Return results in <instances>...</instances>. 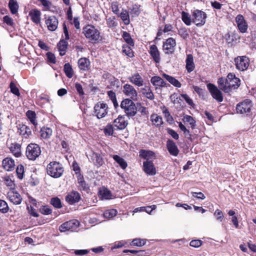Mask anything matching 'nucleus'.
Returning a JSON list of instances; mask_svg holds the SVG:
<instances>
[{"label": "nucleus", "instance_id": "f257e3e1", "mask_svg": "<svg viewBox=\"0 0 256 256\" xmlns=\"http://www.w3.org/2000/svg\"><path fill=\"white\" fill-rule=\"evenodd\" d=\"M218 84L220 89L225 92H230L240 86V80L236 77L234 74L230 73L226 78H220L218 80Z\"/></svg>", "mask_w": 256, "mask_h": 256}, {"label": "nucleus", "instance_id": "f03ea898", "mask_svg": "<svg viewBox=\"0 0 256 256\" xmlns=\"http://www.w3.org/2000/svg\"><path fill=\"white\" fill-rule=\"evenodd\" d=\"M46 169L48 174L54 178H60L64 172L62 164L56 162H50L48 165Z\"/></svg>", "mask_w": 256, "mask_h": 256}, {"label": "nucleus", "instance_id": "7ed1b4c3", "mask_svg": "<svg viewBox=\"0 0 256 256\" xmlns=\"http://www.w3.org/2000/svg\"><path fill=\"white\" fill-rule=\"evenodd\" d=\"M132 100L130 98H126L120 104L121 108L128 116H134L136 114V108Z\"/></svg>", "mask_w": 256, "mask_h": 256}, {"label": "nucleus", "instance_id": "20e7f679", "mask_svg": "<svg viewBox=\"0 0 256 256\" xmlns=\"http://www.w3.org/2000/svg\"><path fill=\"white\" fill-rule=\"evenodd\" d=\"M85 36L90 40H98L100 38V32L94 26L88 25L83 28Z\"/></svg>", "mask_w": 256, "mask_h": 256}, {"label": "nucleus", "instance_id": "39448f33", "mask_svg": "<svg viewBox=\"0 0 256 256\" xmlns=\"http://www.w3.org/2000/svg\"><path fill=\"white\" fill-rule=\"evenodd\" d=\"M41 150L38 145L35 144H29L26 150V155L30 160H35L40 154Z\"/></svg>", "mask_w": 256, "mask_h": 256}, {"label": "nucleus", "instance_id": "423d86ee", "mask_svg": "<svg viewBox=\"0 0 256 256\" xmlns=\"http://www.w3.org/2000/svg\"><path fill=\"white\" fill-rule=\"evenodd\" d=\"M192 22L197 26H203L206 22V14L203 11L196 10L192 14Z\"/></svg>", "mask_w": 256, "mask_h": 256}, {"label": "nucleus", "instance_id": "0eeeda50", "mask_svg": "<svg viewBox=\"0 0 256 256\" xmlns=\"http://www.w3.org/2000/svg\"><path fill=\"white\" fill-rule=\"evenodd\" d=\"M234 64L236 68L240 71L246 70L250 64L248 58L246 56H239L234 58Z\"/></svg>", "mask_w": 256, "mask_h": 256}, {"label": "nucleus", "instance_id": "6e6552de", "mask_svg": "<svg viewBox=\"0 0 256 256\" xmlns=\"http://www.w3.org/2000/svg\"><path fill=\"white\" fill-rule=\"evenodd\" d=\"M122 92L124 94L130 99L136 100L138 99V92L132 85L126 84L123 86Z\"/></svg>", "mask_w": 256, "mask_h": 256}, {"label": "nucleus", "instance_id": "1a4fd4ad", "mask_svg": "<svg viewBox=\"0 0 256 256\" xmlns=\"http://www.w3.org/2000/svg\"><path fill=\"white\" fill-rule=\"evenodd\" d=\"M108 105L103 102H98L94 107V112L98 118L104 117L108 114Z\"/></svg>", "mask_w": 256, "mask_h": 256}, {"label": "nucleus", "instance_id": "9d476101", "mask_svg": "<svg viewBox=\"0 0 256 256\" xmlns=\"http://www.w3.org/2000/svg\"><path fill=\"white\" fill-rule=\"evenodd\" d=\"M252 106V102L248 100H246L237 104L236 110L238 114H248L250 112Z\"/></svg>", "mask_w": 256, "mask_h": 256}, {"label": "nucleus", "instance_id": "9b49d317", "mask_svg": "<svg viewBox=\"0 0 256 256\" xmlns=\"http://www.w3.org/2000/svg\"><path fill=\"white\" fill-rule=\"evenodd\" d=\"M79 226V222L76 220H72L66 222L62 224L59 227V230L61 232H65L68 230L77 228Z\"/></svg>", "mask_w": 256, "mask_h": 256}, {"label": "nucleus", "instance_id": "f8f14e48", "mask_svg": "<svg viewBox=\"0 0 256 256\" xmlns=\"http://www.w3.org/2000/svg\"><path fill=\"white\" fill-rule=\"evenodd\" d=\"M207 88L214 98L219 102H222L223 100L222 93L216 86L210 83L207 84Z\"/></svg>", "mask_w": 256, "mask_h": 256}, {"label": "nucleus", "instance_id": "ddd939ff", "mask_svg": "<svg viewBox=\"0 0 256 256\" xmlns=\"http://www.w3.org/2000/svg\"><path fill=\"white\" fill-rule=\"evenodd\" d=\"M86 156L90 161L93 162L94 164L96 166L100 167L102 166L103 159L100 154L90 150L89 153L86 154Z\"/></svg>", "mask_w": 256, "mask_h": 256}, {"label": "nucleus", "instance_id": "4468645a", "mask_svg": "<svg viewBox=\"0 0 256 256\" xmlns=\"http://www.w3.org/2000/svg\"><path fill=\"white\" fill-rule=\"evenodd\" d=\"M236 22L238 30L242 33H245L247 32L248 25L244 16L238 14L236 18Z\"/></svg>", "mask_w": 256, "mask_h": 256}, {"label": "nucleus", "instance_id": "2eb2a0df", "mask_svg": "<svg viewBox=\"0 0 256 256\" xmlns=\"http://www.w3.org/2000/svg\"><path fill=\"white\" fill-rule=\"evenodd\" d=\"M176 43L175 40L170 38L166 40L163 44V50L166 54H172L174 49Z\"/></svg>", "mask_w": 256, "mask_h": 256}, {"label": "nucleus", "instance_id": "dca6fc26", "mask_svg": "<svg viewBox=\"0 0 256 256\" xmlns=\"http://www.w3.org/2000/svg\"><path fill=\"white\" fill-rule=\"evenodd\" d=\"M144 172L148 175L154 176L156 173V168L152 160H146L143 162Z\"/></svg>", "mask_w": 256, "mask_h": 256}, {"label": "nucleus", "instance_id": "f3484780", "mask_svg": "<svg viewBox=\"0 0 256 256\" xmlns=\"http://www.w3.org/2000/svg\"><path fill=\"white\" fill-rule=\"evenodd\" d=\"M58 23V19L54 16H49L46 20L47 27L50 31H54L57 28Z\"/></svg>", "mask_w": 256, "mask_h": 256}, {"label": "nucleus", "instance_id": "a211bd4d", "mask_svg": "<svg viewBox=\"0 0 256 256\" xmlns=\"http://www.w3.org/2000/svg\"><path fill=\"white\" fill-rule=\"evenodd\" d=\"M8 197L9 200L14 204H20L22 200L20 195L14 190H11L8 193Z\"/></svg>", "mask_w": 256, "mask_h": 256}, {"label": "nucleus", "instance_id": "6ab92c4d", "mask_svg": "<svg viewBox=\"0 0 256 256\" xmlns=\"http://www.w3.org/2000/svg\"><path fill=\"white\" fill-rule=\"evenodd\" d=\"M41 14L40 11L38 9H32L30 11L28 14V16H30L32 22L36 24L40 22Z\"/></svg>", "mask_w": 256, "mask_h": 256}, {"label": "nucleus", "instance_id": "aec40b11", "mask_svg": "<svg viewBox=\"0 0 256 256\" xmlns=\"http://www.w3.org/2000/svg\"><path fill=\"white\" fill-rule=\"evenodd\" d=\"M128 122L124 116H118L114 122V126L118 130H124L127 126Z\"/></svg>", "mask_w": 256, "mask_h": 256}, {"label": "nucleus", "instance_id": "412c9836", "mask_svg": "<svg viewBox=\"0 0 256 256\" xmlns=\"http://www.w3.org/2000/svg\"><path fill=\"white\" fill-rule=\"evenodd\" d=\"M130 82L135 86L140 87L144 85V80L138 73H136L128 78Z\"/></svg>", "mask_w": 256, "mask_h": 256}, {"label": "nucleus", "instance_id": "4be33fe9", "mask_svg": "<svg viewBox=\"0 0 256 256\" xmlns=\"http://www.w3.org/2000/svg\"><path fill=\"white\" fill-rule=\"evenodd\" d=\"M166 146L170 154L176 156L178 155L179 150L173 140H168L166 142Z\"/></svg>", "mask_w": 256, "mask_h": 256}, {"label": "nucleus", "instance_id": "5701e85b", "mask_svg": "<svg viewBox=\"0 0 256 256\" xmlns=\"http://www.w3.org/2000/svg\"><path fill=\"white\" fill-rule=\"evenodd\" d=\"M2 166L6 171H12L15 167V162L14 160L10 158H6L2 160Z\"/></svg>", "mask_w": 256, "mask_h": 256}, {"label": "nucleus", "instance_id": "b1692460", "mask_svg": "<svg viewBox=\"0 0 256 256\" xmlns=\"http://www.w3.org/2000/svg\"><path fill=\"white\" fill-rule=\"evenodd\" d=\"M80 199V196L76 192H72L66 197V200L70 204L77 202Z\"/></svg>", "mask_w": 256, "mask_h": 256}, {"label": "nucleus", "instance_id": "393cba45", "mask_svg": "<svg viewBox=\"0 0 256 256\" xmlns=\"http://www.w3.org/2000/svg\"><path fill=\"white\" fill-rule=\"evenodd\" d=\"M18 132L26 138L32 134L30 129L24 124L18 125Z\"/></svg>", "mask_w": 256, "mask_h": 256}, {"label": "nucleus", "instance_id": "a878e982", "mask_svg": "<svg viewBox=\"0 0 256 256\" xmlns=\"http://www.w3.org/2000/svg\"><path fill=\"white\" fill-rule=\"evenodd\" d=\"M150 53L156 63L160 62V52L156 45L152 44L150 46Z\"/></svg>", "mask_w": 256, "mask_h": 256}, {"label": "nucleus", "instance_id": "bb28decb", "mask_svg": "<svg viewBox=\"0 0 256 256\" xmlns=\"http://www.w3.org/2000/svg\"><path fill=\"white\" fill-rule=\"evenodd\" d=\"M140 156L146 160H150L156 158L155 154L153 152L145 150H140Z\"/></svg>", "mask_w": 256, "mask_h": 256}, {"label": "nucleus", "instance_id": "cd10ccee", "mask_svg": "<svg viewBox=\"0 0 256 256\" xmlns=\"http://www.w3.org/2000/svg\"><path fill=\"white\" fill-rule=\"evenodd\" d=\"M78 65L80 70L86 71L90 68V62L88 59L82 58L79 59Z\"/></svg>", "mask_w": 256, "mask_h": 256}, {"label": "nucleus", "instance_id": "c85d7f7f", "mask_svg": "<svg viewBox=\"0 0 256 256\" xmlns=\"http://www.w3.org/2000/svg\"><path fill=\"white\" fill-rule=\"evenodd\" d=\"M150 82L154 86L158 87H164L166 86V82L158 76H152L150 79Z\"/></svg>", "mask_w": 256, "mask_h": 256}, {"label": "nucleus", "instance_id": "c756f323", "mask_svg": "<svg viewBox=\"0 0 256 256\" xmlns=\"http://www.w3.org/2000/svg\"><path fill=\"white\" fill-rule=\"evenodd\" d=\"M186 62V69L188 72L190 73L193 71L195 66L194 63L193 56L192 54H190L187 56Z\"/></svg>", "mask_w": 256, "mask_h": 256}, {"label": "nucleus", "instance_id": "7c9ffc66", "mask_svg": "<svg viewBox=\"0 0 256 256\" xmlns=\"http://www.w3.org/2000/svg\"><path fill=\"white\" fill-rule=\"evenodd\" d=\"M162 76L163 78L174 86L178 88L181 87L182 84L180 82L174 77L166 74H163Z\"/></svg>", "mask_w": 256, "mask_h": 256}, {"label": "nucleus", "instance_id": "2f4dec72", "mask_svg": "<svg viewBox=\"0 0 256 256\" xmlns=\"http://www.w3.org/2000/svg\"><path fill=\"white\" fill-rule=\"evenodd\" d=\"M118 15L119 17L120 18L126 25H128L130 24V15L128 12L126 10L122 8L120 13H118Z\"/></svg>", "mask_w": 256, "mask_h": 256}, {"label": "nucleus", "instance_id": "473e14b6", "mask_svg": "<svg viewBox=\"0 0 256 256\" xmlns=\"http://www.w3.org/2000/svg\"><path fill=\"white\" fill-rule=\"evenodd\" d=\"M100 196L104 200H110L112 198V194L111 192L107 188H104L99 191Z\"/></svg>", "mask_w": 256, "mask_h": 256}, {"label": "nucleus", "instance_id": "72a5a7b5", "mask_svg": "<svg viewBox=\"0 0 256 256\" xmlns=\"http://www.w3.org/2000/svg\"><path fill=\"white\" fill-rule=\"evenodd\" d=\"M68 42L66 40H62L60 41L58 44V48L60 56H62L65 54Z\"/></svg>", "mask_w": 256, "mask_h": 256}, {"label": "nucleus", "instance_id": "f704fd0d", "mask_svg": "<svg viewBox=\"0 0 256 256\" xmlns=\"http://www.w3.org/2000/svg\"><path fill=\"white\" fill-rule=\"evenodd\" d=\"M141 92L147 98L150 100L154 98V94L149 86H145L141 89Z\"/></svg>", "mask_w": 256, "mask_h": 256}, {"label": "nucleus", "instance_id": "c9c22d12", "mask_svg": "<svg viewBox=\"0 0 256 256\" xmlns=\"http://www.w3.org/2000/svg\"><path fill=\"white\" fill-rule=\"evenodd\" d=\"M8 7L12 14H17L18 5L16 0H10Z\"/></svg>", "mask_w": 256, "mask_h": 256}, {"label": "nucleus", "instance_id": "e433bc0d", "mask_svg": "<svg viewBox=\"0 0 256 256\" xmlns=\"http://www.w3.org/2000/svg\"><path fill=\"white\" fill-rule=\"evenodd\" d=\"M112 158L122 169H125L127 167V163L122 158L118 155H114Z\"/></svg>", "mask_w": 256, "mask_h": 256}, {"label": "nucleus", "instance_id": "4c0bfd02", "mask_svg": "<svg viewBox=\"0 0 256 256\" xmlns=\"http://www.w3.org/2000/svg\"><path fill=\"white\" fill-rule=\"evenodd\" d=\"M150 120L152 123L156 126H160L162 124V118L157 114H152Z\"/></svg>", "mask_w": 256, "mask_h": 256}, {"label": "nucleus", "instance_id": "58836bf2", "mask_svg": "<svg viewBox=\"0 0 256 256\" xmlns=\"http://www.w3.org/2000/svg\"><path fill=\"white\" fill-rule=\"evenodd\" d=\"M52 130L49 128H42L41 129V136L45 139L49 138L52 135Z\"/></svg>", "mask_w": 256, "mask_h": 256}, {"label": "nucleus", "instance_id": "ea45409f", "mask_svg": "<svg viewBox=\"0 0 256 256\" xmlns=\"http://www.w3.org/2000/svg\"><path fill=\"white\" fill-rule=\"evenodd\" d=\"M64 70L66 76L68 78H71L72 77L74 72L72 66L69 63L66 64L64 65Z\"/></svg>", "mask_w": 256, "mask_h": 256}, {"label": "nucleus", "instance_id": "a19ab883", "mask_svg": "<svg viewBox=\"0 0 256 256\" xmlns=\"http://www.w3.org/2000/svg\"><path fill=\"white\" fill-rule=\"evenodd\" d=\"M118 212L115 209H110L106 210L104 213V216L106 218H110L115 216Z\"/></svg>", "mask_w": 256, "mask_h": 256}, {"label": "nucleus", "instance_id": "79ce46f5", "mask_svg": "<svg viewBox=\"0 0 256 256\" xmlns=\"http://www.w3.org/2000/svg\"><path fill=\"white\" fill-rule=\"evenodd\" d=\"M122 36L126 42L129 44L130 46H133L134 45V42L130 34L128 32H124Z\"/></svg>", "mask_w": 256, "mask_h": 256}, {"label": "nucleus", "instance_id": "37998d69", "mask_svg": "<svg viewBox=\"0 0 256 256\" xmlns=\"http://www.w3.org/2000/svg\"><path fill=\"white\" fill-rule=\"evenodd\" d=\"M182 18L186 24L187 26L190 25L192 20L190 17L188 13L182 12Z\"/></svg>", "mask_w": 256, "mask_h": 256}, {"label": "nucleus", "instance_id": "c03bdc74", "mask_svg": "<svg viewBox=\"0 0 256 256\" xmlns=\"http://www.w3.org/2000/svg\"><path fill=\"white\" fill-rule=\"evenodd\" d=\"M10 150L16 157L18 158L20 156V148L18 145L12 144L10 147Z\"/></svg>", "mask_w": 256, "mask_h": 256}, {"label": "nucleus", "instance_id": "a18cd8bd", "mask_svg": "<svg viewBox=\"0 0 256 256\" xmlns=\"http://www.w3.org/2000/svg\"><path fill=\"white\" fill-rule=\"evenodd\" d=\"M26 116L30 120V122L34 125L36 126L37 123L36 120V114L32 110H28L26 112Z\"/></svg>", "mask_w": 256, "mask_h": 256}, {"label": "nucleus", "instance_id": "49530a36", "mask_svg": "<svg viewBox=\"0 0 256 256\" xmlns=\"http://www.w3.org/2000/svg\"><path fill=\"white\" fill-rule=\"evenodd\" d=\"M122 52L126 55L128 56L130 58H132L134 56V52L130 48V46L128 45H124L122 46Z\"/></svg>", "mask_w": 256, "mask_h": 256}, {"label": "nucleus", "instance_id": "de8ad7c7", "mask_svg": "<svg viewBox=\"0 0 256 256\" xmlns=\"http://www.w3.org/2000/svg\"><path fill=\"white\" fill-rule=\"evenodd\" d=\"M146 240L144 239L135 238L132 242V245L136 246H142L146 244Z\"/></svg>", "mask_w": 256, "mask_h": 256}, {"label": "nucleus", "instance_id": "09e8293b", "mask_svg": "<svg viewBox=\"0 0 256 256\" xmlns=\"http://www.w3.org/2000/svg\"><path fill=\"white\" fill-rule=\"evenodd\" d=\"M9 210L8 204L4 200H0V212L6 213Z\"/></svg>", "mask_w": 256, "mask_h": 256}, {"label": "nucleus", "instance_id": "8fccbe9b", "mask_svg": "<svg viewBox=\"0 0 256 256\" xmlns=\"http://www.w3.org/2000/svg\"><path fill=\"white\" fill-rule=\"evenodd\" d=\"M50 204L55 208H60L62 207L61 201L58 198H54L51 199Z\"/></svg>", "mask_w": 256, "mask_h": 256}, {"label": "nucleus", "instance_id": "3c124183", "mask_svg": "<svg viewBox=\"0 0 256 256\" xmlns=\"http://www.w3.org/2000/svg\"><path fill=\"white\" fill-rule=\"evenodd\" d=\"M4 184L12 188L14 186V181L12 180L9 176H4L2 178Z\"/></svg>", "mask_w": 256, "mask_h": 256}, {"label": "nucleus", "instance_id": "603ef678", "mask_svg": "<svg viewBox=\"0 0 256 256\" xmlns=\"http://www.w3.org/2000/svg\"><path fill=\"white\" fill-rule=\"evenodd\" d=\"M18 177L22 180L24 178V167L22 165H18L16 170Z\"/></svg>", "mask_w": 256, "mask_h": 256}, {"label": "nucleus", "instance_id": "864d4df0", "mask_svg": "<svg viewBox=\"0 0 256 256\" xmlns=\"http://www.w3.org/2000/svg\"><path fill=\"white\" fill-rule=\"evenodd\" d=\"M106 23L110 28L116 27L117 26L116 18L114 16L108 18L106 20Z\"/></svg>", "mask_w": 256, "mask_h": 256}, {"label": "nucleus", "instance_id": "5fc2aeb1", "mask_svg": "<svg viewBox=\"0 0 256 256\" xmlns=\"http://www.w3.org/2000/svg\"><path fill=\"white\" fill-rule=\"evenodd\" d=\"M183 120L185 122H188L192 128L195 126L196 122L192 116L188 115L184 117Z\"/></svg>", "mask_w": 256, "mask_h": 256}, {"label": "nucleus", "instance_id": "6e6d98bb", "mask_svg": "<svg viewBox=\"0 0 256 256\" xmlns=\"http://www.w3.org/2000/svg\"><path fill=\"white\" fill-rule=\"evenodd\" d=\"M111 8L112 12L116 14H118L119 8L118 4L117 2H112L111 3Z\"/></svg>", "mask_w": 256, "mask_h": 256}, {"label": "nucleus", "instance_id": "4d7b16f0", "mask_svg": "<svg viewBox=\"0 0 256 256\" xmlns=\"http://www.w3.org/2000/svg\"><path fill=\"white\" fill-rule=\"evenodd\" d=\"M214 216L216 217L218 220L222 222L224 218V214L220 210L218 209L216 210L214 212Z\"/></svg>", "mask_w": 256, "mask_h": 256}, {"label": "nucleus", "instance_id": "13d9d810", "mask_svg": "<svg viewBox=\"0 0 256 256\" xmlns=\"http://www.w3.org/2000/svg\"><path fill=\"white\" fill-rule=\"evenodd\" d=\"M225 38L227 42L231 44H232L234 41L236 40V38L233 35H231L229 33L225 35Z\"/></svg>", "mask_w": 256, "mask_h": 256}, {"label": "nucleus", "instance_id": "bf43d9fd", "mask_svg": "<svg viewBox=\"0 0 256 256\" xmlns=\"http://www.w3.org/2000/svg\"><path fill=\"white\" fill-rule=\"evenodd\" d=\"M40 2L44 6V10H49L52 6V3L48 0H40Z\"/></svg>", "mask_w": 256, "mask_h": 256}, {"label": "nucleus", "instance_id": "052dcab7", "mask_svg": "<svg viewBox=\"0 0 256 256\" xmlns=\"http://www.w3.org/2000/svg\"><path fill=\"white\" fill-rule=\"evenodd\" d=\"M181 96L184 98L186 103L191 106H194L192 100L186 94H182Z\"/></svg>", "mask_w": 256, "mask_h": 256}, {"label": "nucleus", "instance_id": "680f3d73", "mask_svg": "<svg viewBox=\"0 0 256 256\" xmlns=\"http://www.w3.org/2000/svg\"><path fill=\"white\" fill-rule=\"evenodd\" d=\"M10 86L11 92L12 93H13L14 94L18 96L20 94L19 90H18V88L14 84L13 82H11L10 84Z\"/></svg>", "mask_w": 256, "mask_h": 256}, {"label": "nucleus", "instance_id": "e2e57ef3", "mask_svg": "<svg viewBox=\"0 0 256 256\" xmlns=\"http://www.w3.org/2000/svg\"><path fill=\"white\" fill-rule=\"evenodd\" d=\"M130 12L132 16H138L140 13L139 8L136 5L133 6Z\"/></svg>", "mask_w": 256, "mask_h": 256}, {"label": "nucleus", "instance_id": "0e129e2a", "mask_svg": "<svg viewBox=\"0 0 256 256\" xmlns=\"http://www.w3.org/2000/svg\"><path fill=\"white\" fill-rule=\"evenodd\" d=\"M202 242L200 240H192L190 242V246L194 248H198L202 245Z\"/></svg>", "mask_w": 256, "mask_h": 256}, {"label": "nucleus", "instance_id": "69168bd1", "mask_svg": "<svg viewBox=\"0 0 256 256\" xmlns=\"http://www.w3.org/2000/svg\"><path fill=\"white\" fill-rule=\"evenodd\" d=\"M168 134L170 135L174 140H178L179 138V136L178 133L175 132L174 130L172 129L168 128Z\"/></svg>", "mask_w": 256, "mask_h": 256}, {"label": "nucleus", "instance_id": "338daca9", "mask_svg": "<svg viewBox=\"0 0 256 256\" xmlns=\"http://www.w3.org/2000/svg\"><path fill=\"white\" fill-rule=\"evenodd\" d=\"M178 33L184 39L186 38L188 36V34L186 28L180 29L178 30Z\"/></svg>", "mask_w": 256, "mask_h": 256}, {"label": "nucleus", "instance_id": "774afa93", "mask_svg": "<svg viewBox=\"0 0 256 256\" xmlns=\"http://www.w3.org/2000/svg\"><path fill=\"white\" fill-rule=\"evenodd\" d=\"M46 55L48 59L50 62L53 64L56 62L55 56L52 53L49 52L47 53Z\"/></svg>", "mask_w": 256, "mask_h": 256}]
</instances>
